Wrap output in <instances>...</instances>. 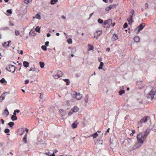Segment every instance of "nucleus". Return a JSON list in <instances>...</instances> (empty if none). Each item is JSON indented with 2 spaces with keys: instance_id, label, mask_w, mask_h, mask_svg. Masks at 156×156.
I'll list each match as a JSON object with an SVG mask.
<instances>
[{
  "instance_id": "1",
  "label": "nucleus",
  "mask_w": 156,
  "mask_h": 156,
  "mask_svg": "<svg viewBox=\"0 0 156 156\" xmlns=\"http://www.w3.org/2000/svg\"><path fill=\"white\" fill-rule=\"evenodd\" d=\"M136 138L138 142L141 144H144L145 140L146 139L142 133H140L137 135Z\"/></svg>"
},
{
  "instance_id": "2",
  "label": "nucleus",
  "mask_w": 156,
  "mask_h": 156,
  "mask_svg": "<svg viewBox=\"0 0 156 156\" xmlns=\"http://www.w3.org/2000/svg\"><path fill=\"white\" fill-rule=\"evenodd\" d=\"M156 93V87H153L151 90L149 92L147 96V98L152 100L154 98V96Z\"/></svg>"
},
{
  "instance_id": "3",
  "label": "nucleus",
  "mask_w": 156,
  "mask_h": 156,
  "mask_svg": "<svg viewBox=\"0 0 156 156\" xmlns=\"http://www.w3.org/2000/svg\"><path fill=\"white\" fill-rule=\"evenodd\" d=\"M145 24L144 23H142L140 24L135 29L134 31L136 32V34H138L140 31L145 27Z\"/></svg>"
},
{
  "instance_id": "4",
  "label": "nucleus",
  "mask_w": 156,
  "mask_h": 156,
  "mask_svg": "<svg viewBox=\"0 0 156 156\" xmlns=\"http://www.w3.org/2000/svg\"><path fill=\"white\" fill-rule=\"evenodd\" d=\"M148 119H150V118L149 117L147 116H144L138 122V125L140 126H141V124L146 122Z\"/></svg>"
},
{
  "instance_id": "5",
  "label": "nucleus",
  "mask_w": 156,
  "mask_h": 156,
  "mask_svg": "<svg viewBox=\"0 0 156 156\" xmlns=\"http://www.w3.org/2000/svg\"><path fill=\"white\" fill-rule=\"evenodd\" d=\"M112 20L111 19H108L105 20L103 23L104 27H108L112 23Z\"/></svg>"
},
{
  "instance_id": "6",
  "label": "nucleus",
  "mask_w": 156,
  "mask_h": 156,
  "mask_svg": "<svg viewBox=\"0 0 156 156\" xmlns=\"http://www.w3.org/2000/svg\"><path fill=\"white\" fill-rule=\"evenodd\" d=\"M82 97V95L79 93L75 92L74 94H73V98H76L77 100H80Z\"/></svg>"
},
{
  "instance_id": "7",
  "label": "nucleus",
  "mask_w": 156,
  "mask_h": 156,
  "mask_svg": "<svg viewBox=\"0 0 156 156\" xmlns=\"http://www.w3.org/2000/svg\"><path fill=\"white\" fill-rule=\"evenodd\" d=\"M7 70L13 73L15 70V67L13 65H9L6 68Z\"/></svg>"
},
{
  "instance_id": "8",
  "label": "nucleus",
  "mask_w": 156,
  "mask_h": 156,
  "mask_svg": "<svg viewBox=\"0 0 156 156\" xmlns=\"http://www.w3.org/2000/svg\"><path fill=\"white\" fill-rule=\"evenodd\" d=\"M134 13V11L133 10H131L130 12V13H132L131 16H129V18L127 19L128 22L129 23V24L132 23L133 22V16Z\"/></svg>"
},
{
  "instance_id": "9",
  "label": "nucleus",
  "mask_w": 156,
  "mask_h": 156,
  "mask_svg": "<svg viewBox=\"0 0 156 156\" xmlns=\"http://www.w3.org/2000/svg\"><path fill=\"white\" fill-rule=\"evenodd\" d=\"M102 34V30L97 31L95 33L94 38L98 39L99 36L101 35Z\"/></svg>"
},
{
  "instance_id": "10",
  "label": "nucleus",
  "mask_w": 156,
  "mask_h": 156,
  "mask_svg": "<svg viewBox=\"0 0 156 156\" xmlns=\"http://www.w3.org/2000/svg\"><path fill=\"white\" fill-rule=\"evenodd\" d=\"M141 146V145L140 144L137 142V143H136L132 147V149L133 150H135L140 147Z\"/></svg>"
},
{
  "instance_id": "11",
  "label": "nucleus",
  "mask_w": 156,
  "mask_h": 156,
  "mask_svg": "<svg viewBox=\"0 0 156 156\" xmlns=\"http://www.w3.org/2000/svg\"><path fill=\"white\" fill-rule=\"evenodd\" d=\"M116 5H112L109 6L108 7H106L105 8V10L108 11L112 9L115 8V7Z\"/></svg>"
},
{
  "instance_id": "12",
  "label": "nucleus",
  "mask_w": 156,
  "mask_h": 156,
  "mask_svg": "<svg viewBox=\"0 0 156 156\" xmlns=\"http://www.w3.org/2000/svg\"><path fill=\"white\" fill-rule=\"evenodd\" d=\"M78 124L79 122L77 121H76L72 124V126L73 129L76 128H77Z\"/></svg>"
},
{
  "instance_id": "13",
  "label": "nucleus",
  "mask_w": 156,
  "mask_h": 156,
  "mask_svg": "<svg viewBox=\"0 0 156 156\" xmlns=\"http://www.w3.org/2000/svg\"><path fill=\"white\" fill-rule=\"evenodd\" d=\"M118 39V36L117 34H113L112 37V40L113 41H115Z\"/></svg>"
},
{
  "instance_id": "14",
  "label": "nucleus",
  "mask_w": 156,
  "mask_h": 156,
  "mask_svg": "<svg viewBox=\"0 0 156 156\" xmlns=\"http://www.w3.org/2000/svg\"><path fill=\"white\" fill-rule=\"evenodd\" d=\"M103 141L101 140H97L95 142V144L96 145L103 144Z\"/></svg>"
},
{
  "instance_id": "15",
  "label": "nucleus",
  "mask_w": 156,
  "mask_h": 156,
  "mask_svg": "<svg viewBox=\"0 0 156 156\" xmlns=\"http://www.w3.org/2000/svg\"><path fill=\"white\" fill-rule=\"evenodd\" d=\"M150 133V130L147 129L145 131L144 133L143 134V135L147 138V136Z\"/></svg>"
},
{
  "instance_id": "16",
  "label": "nucleus",
  "mask_w": 156,
  "mask_h": 156,
  "mask_svg": "<svg viewBox=\"0 0 156 156\" xmlns=\"http://www.w3.org/2000/svg\"><path fill=\"white\" fill-rule=\"evenodd\" d=\"M79 108L77 106H75L71 109V110L73 112H77Z\"/></svg>"
},
{
  "instance_id": "17",
  "label": "nucleus",
  "mask_w": 156,
  "mask_h": 156,
  "mask_svg": "<svg viewBox=\"0 0 156 156\" xmlns=\"http://www.w3.org/2000/svg\"><path fill=\"white\" fill-rule=\"evenodd\" d=\"M133 39L134 40V42L136 43L140 41V38L138 36H136L134 37Z\"/></svg>"
},
{
  "instance_id": "18",
  "label": "nucleus",
  "mask_w": 156,
  "mask_h": 156,
  "mask_svg": "<svg viewBox=\"0 0 156 156\" xmlns=\"http://www.w3.org/2000/svg\"><path fill=\"white\" fill-rule=\"evenodd\" d=\"M4 147L3 143H0V155L3 151Z\"/></svg>"
},
{
  "instance_id": "19",
  "label": "nucleus",
  "mask_w": 156,
  "mask_h": 156,
  "mask_svg": "<svg viewBox=\"0 0 156 156\" xmlns=\"http://www.w3.org/2000/svg\"><path fill=\"white\" fill-rule=\"evenodd\" d=\"M27 134L26 133L23 139V141L25 144L27 143Z\"/></svg>"
},
{
  "instance_id": "20",
  "label": "nucleus",
  "mask_w": 156,
  "mask_h": 156,
  "mask_svg": "<svg viewBox=\"0 0 156 156\" xmlns=\"http://www.w3.org/2000/svg\"><path fill=\"white\" fill-rule=\"evenodd\" d=\"M23 65L24 67L27 68L29 66V63L27 61H24L23 62Z\"/></svg>"
},
{
  "instance_id": "21",
  "label": "nucleus",
  "mask_w": 156,
  "mask_h": 156,
  "mask_svg": "<svg viewBox=\"0 0 156 156\" xmlns=\"http://www.w3.org/2000/svg\"><path fill=\"white\" fill-rule=\"evenodd\" d=\"M0 82L1 83L5 85L6 84V83H7L6 81H5V80L4 78H2V79H1V80H0Z\"/></svg>"
},
{
  "instance_id": "22",
  "label": "nucleus",
  "mask_w": 156,
  "mask_h": 156,
  "mask_svg": "<svg viewBox=\"0 0 156 156\" xmlns=\"http://www.w3.org/2000/svg\"><path fill=\"white\" fill-rule=\"evenodd\" d=\"M57 73L60 77L62 76L63 75L62 73L60 70H58Z\"/></svg>"
},
{
  "instance_id": "23",
  "label": "nucleus",
  "mask_w": 156,
  "mask_h": 156,
  "mask_svg": "<svg viewBox=\"0 0 156 156\" xmlns=\"http://www.w3.org/2000/svg\"><path fill=\"white\" fill-rule=\"evenodd\" d=\"M88 46L89 48L88 49L89 51L94 50V48L93 46H92L90 44H88Z\"/></svg>"
},
{
  "instance_id": "24",
  "label": "nucleus",
  "mask_w": 156,
  "mask_h": 156,
  "mask_svg": "<svg viewBox=\"0 0 156 156\" xmlns=\"http://www.w3.org/2000/svg\"><path fill=\"white\" fill-rule=\"evenodd\" d=\"M11 119L13 121H14L16 120L17 119V118L16 116L12 115L11 116Z\"/></svg>"
},
{
  "instance_id": "25",
  "label": "nucleus",
  "mask_w": 156,
  "mask_h": 156,
  "mask_svg": "<svg viewBox=\"0 0 156 156\" xmlns=\"http://www.w3.org/2000/svg\"><path fill=\"white\" fill-rule=\"evenodd\" d=\"M39 64L41 67L43 68L44 67V62H40Z\"/></svg>"
},
{
  "instance_id": "26",
  "label": "nucleus",
  "mask_w": 156,
  "mask_h": 156,
  "mask_svg": "<svg viewBox=\"0 0 156 156\" xmlns=\"http://www.w3.org/2000/svg\"><path fill=\"white\" fill-rule=\"evenodd\" d=\"M64 81L66 82V84L67 85H68L69 84L70 81L69 79H65L63 80Z\"/></svg>"
},
{
  "instance_id": "27",
  "label": "nucleus",
  "mask_w": 156,
  "mask_h": 156,
  "mask_svg": "<svg viewBox=\"0 0 156 156\" xmlns=\"http://www.w3.org/2000/svg\"><path fill=\"white\" fill-rule=\"evenodd\" d=\"M90 136H93V138H94L97 137L98 136V134L97 133V132H96L95 133L92 134L90 135Z\"/></svg>"
},
{
  "instance_id": "28",
  "label": "nucleus",
  "mask_w": 156,
  "mask_h": 156,
  "mask_svg": "<svg viewBox=\"0 0 156 156\" xmlns=\"http://www.w3.org/2000/svg\"><path fill=\"white\" fill-rule=\"evenodd\" d=\"M61 111L63 113V114H62L61 112L60 113V115H61V116L62 117H63L64 116H65L66 113L65 112H64V110H61Z\"/></svg>"
},
{
  "instance_id": "29",
  "label": "nucleus",
  "mask_w": 156,
  "mask_h": 156,
  "mask_svg": "<svg viewBox=\"0 0 156 156\" xmlns=\"http://www.w3.org/2000/svg\"><path fill=\"white\" fill-rule=\"evenodd\" d=\"M103 65H104L103 63L102 62H101L100 63L99 66L98 67V69H102V66H103Z\"/></svg>"
},
{
  "instance_id": "30",
  "label": "nucleus",
  "mask_w": 156,
  "mask_h": 156,
  "mask_svg": "<svg viewBox=\"0 0 156 156\" xmlns=\"http://www.w3.org/2000/svg\"><path fill=\"white\" fill-rule=\"evenodd\" d=\"M67 42L69 44H71L72 43V40L71 38H69L67 40Z\"/></svg>"
},
{
  "instance_id": "31",
  "label": "nucleus",
  "mask_w": 156,
  "mask_h": 156,
  "mask_svg": "<svg viewBox=\"0 0 156 156\" xmlns=\"http://www.w3.org/2000/svg\"><path fill=\"white\" fill-rule=\"evenodd\" d=\"M8 125L10 127H12L14 125V122H11L9 123Z\"/></svg>"
},
{
  "instance_id": "32",
  "label": "nucleus",
  "mask_w": 156,
  "mask_h": 156,
  "mask_svg": "<svg viewBox=\"0 0 156 156\" xmlns=\"http://www.w3.org/2000/svg\"><path fill=\"white\" fill-rule=\"evenodd\" d=\"M15 33L16 35V36H18L20 34V31L19 30H15Z\"/></svg>"
},
{
  "instance_id": "33",
  "label": "nucleus",
  "mask_w": 156,
  "mask_h": 156,
  "mask_svg": "<svg viewBox=\"0 0 156 156\" xmlns=\"http://www.w3.org/2000/svg\"><path fill=\"white\" fill-rule=\"evenodd\" d=\"M5 113L7 115H8L9 112L7 108H6L4 110Z\"/></svg>"
},
{
  "instance_id": "34",
  "label": "nucleus",
  "mask_w": 156,
  "mask_h": 156,
  "mask_svg": "<svg viewBox=\"0 0 156 156\" xmlns=\"http://www.w3.org/2000/svg\"><path fill=\"white\" fill-rule=\"evenodd\" d=\"M57 2L58 0H51V4L52 5H54Z\"/></svg>"
},
{
  "instance_id": "35",
  "label": "nucleus",
  "mask_w": 156,
  "mask_h": 156,
  "mask_svg": "<svg viewBox=\"0 0 156 156\" xmlns=\"http://www.w3.org/2000/svg\"><path fill=\"white\" fill-rule=\"evenodd\" d=\"M35 17L36 19H41V16L39 14L36 15Z\"/></svg>"
},
{
  "instance_id": "36",
  "label": "nucleus",
  "mask_w": 156,
  "mask_h": 156,
  "mask_svg": "<svg viewBox=\"0 0 156 156\" xmlns=\"http://www.w3.org/2000/svg\"><path fill=\"white\" fill-rule=\"evenodd\" d=\"M19 131H20L21 132H22L21 133H20V135H22L25 132L23 128H21L20 130H19Z\"/></svg>"
},
{
  "instance_id": "37",
  "label": "nucleus",
  "mask_w": 156,
  "mask_h": 156,
  "mask_svg": "<svg viewBox=\"0 0 156 156\" xmlns=\"http://www.w3.org/2000/svg\"><path fill=\"white\" fill-rule=\"evenodd\" d=\"M53 76L54 78L55 79H58L60 77L57 73L55 75H54Z\"/></svg>"
},
{
  "instance_id": "38",
  "label": "nucleus",
  "mask_w": 156,
  "mask_h": 156,
  "mask_svg": "<svg viewBox=\"0 0 156 156\" xmlns=\"http://www.w3.org/2000/svg\"><path fill=\"white\" fill-rule=\"evenodd\" d=\"M5 97L4 96V95L3 94H2L1 96L0 97V99L2 101L5 99Z\"/></svg>"
},
{
  "instance_id": "39",
  "label": "nucleus",
  "mask_w": 156,
  "mask_h": 156,
  "mask_svg": "<svg viewBox=\"0 0 156 156\" xmlns=\"http://www.w3.org/2000/svg\"><path fill=\"white\" fill-rule=\"evenodd\" d=\"M3 46L4 47H6L9 46V42H5L4 43Z\"/></svg>"
},
{
  "instance_id": "40",
  "label": "nucleus",
  "mask_w": 156,
  "mask_h": 156,
  "mask_svg": "<svg viewBox=\"0 0 156 156\" xmlns=\"http://www.w3.org/2000/svg\"><path fill=\"white\" fill-rule=\"evenodd\" d=\"M98 22L99 23L101 24L103 23V20L100 18H99L98 20Z\"/></svg>"
},
{
  "instance_id": "41",
  "label": "nucleus",
  "mask_w": 156,
  "mask_h": 156,
  "mask_svg": "<svg viewBox=\"0 0 156 156\" xmlns=\"http://www.w3.org/2000/svg\"><path fill=\"white\" fill-rule=\"evenodd\" d=\"M35 70H36V69H35V67H31L29 70L30 71H32L34 72V71H35Z\"/></svg>"
},
{
  "instance_id": "42",
  "label": "nucleus",
  "mask_w": 156,
  "mask_h": 156,
  "mask_svg": "<svg viewBox=\"0 0 156 156\" xmlns=\"http://www.w3.org/2000/svg\"><path fill=\"white\" fill-rule=\"evenodd\" d=\"M125 93V91L124 90H120L119 91V94L120 95H121L122 94Z\"/></svg>"
},
{
  "instance_id": "43",
  "label": "nucleus",
  "mask_w": 156,
  "mask_h": 156,
  "mask_svg": "<svg viewBox=\"0 0 156 156\" xmlns=\"http://www.w3.org/2000/svg\"><path fill=\"white\" fill-rule=\"evenodd\" d=\"M31 1V0H24V2L27 4H29Z\"/></svg>"
},
{
  "instance_id": "44",
  "label": "nucleus",
  "mask_w": 156,
  "mask_h": 156,
  "mask_svg": "<svg viewBox=\"0 0 156 156\" xmlns=\"http://www.w3.org/2000/svg\"><path fill=\"white\" fill-rule=\"evenodd\" d=\"M41 48L44 51L47 50L46 47L45 45H43L41 46Z\"/></svg>"
},
{
  "instance_id": "45",
  "label": "nucleus",
  "mask_w": 156,
  "mask_h": 156,
  "mask_svg": "<svg viewBox=\"0 0 156 156\" xmlns=\"http://www.w3.org/2000/svg\"><path fill=\"white\" fill-rule=\"evenodd\" d=\"M40 27H39L38 26H37L35 29V30L36 31L40 33Z\"/></svg>"
},
{
  "instance_id": "46",
  "label": "nucleus",
  "mask_w": 156,
  "mask_h": 156,
  "mask_svg": "<svg viewBox=\"0 0 156 156\" xmlns=\"http://www.w3.org/2000/svg\"><path fill=\"white\" fill-rule=\"evenodd\" d=\"M10 131V130L8 129H5L4 132L6 133H9Z\"/></svg>"
},
{
  "instance_id": "47",
  "label": "nucleus",
  "mask_w": 156,
  "mask_h": 156,
  "mask_svg": "<svg viewBox=\"0 0 156 156\" xmlns=\"http://www.w3.org/2000/svg\"><path fill=\"white\" fill-rule=\"evenodd\" d=\"M7 12L11 14L12 13V11L11 9H8L6 11Z\"/></svg>"
},
{
  "instance_id": "48",
  "label": "nucleus",
  "mask_w": 156,
  "mask_h": 156,
  "mask_svg": "<svg viewBox=\"0 0 156 156\" xmlns=\"http://www.w3.org/2000/svg\"><path fill=\"white\" fill-rule=\"evenodd\" d=\"M128 26V24L127 23H125L124 24L123 28H126Z\"/></svg>"
},
{
  "instance_id": "49",
  "label": "nucleus",
  "mask_w": 156,
  "mask_h": 156,
  "mask_svg": "<svg viewBox=\"0 0 156 156\" xmlns=\"http://www.w3.org/2000/svg\"><path fill=\"white\" fill-rule=\"evenodd\" d=\"M39 94H40V98L41 99L43 97V94L41 93H39Z\"/></svg>"
},
{
  "instance_id": "50",
  "label": "nucleus",
  "mask_w": 156,
  "mask_h": 156,
  "mask_svg": "<svg viewBox=\"0 0 156 156\" xmlns=\"http://www.w3.org/2000/svg\"><path fill=\"white\" fill-rule=\"evenodd\" d=\"M135 133V131L134 130H132V133L130 134V135L131 136H133V135Z\"/></svg>"
},
{
  "instance_id": "51",
  "label": "nucleus",
  "mask_w": 156,
  "mask_h": 156,
  "mask_svg": "<svg viewBox=\"0 0 156 156\" xmlns=\"http://www.w3.org/2000/svg\"><path fill=\"white\" fill-rule=\"evenodd\" d=\"M73 112L71 111H70L68 113V115L69 116H70V115H72L73 114Z\"/></svg>"
},
{
  "instance_id": "52",
  "label": "nucleus",
  "mask_w": 156,
  "mask_h": 156,
  "mask_svg": "<svg viewBox=\"0 0 156 156\" xmlns=\"http://www.w3.org/2000/svg\"><path fill=\"white\" fill-rule=\"evenodd\" d=\"M49 43V41H46L45 42V46H48V44Z\"/></svg>"
},
{
  "instance_id": "53",
  "label": "nucleus",
  "mask_w": 156,
  "mask_h": 156,
  "mask_svg": "<svg viewBox=\"0 0 156 156\" xmlns=\"http://www.w3.org/2000/svg\"><path fill=\"white\" fill-rule=\"evenodd\" d=\"M29 83V81L27 80H26L25 81V84H27Z\"/></svg>"
},
{
  "instance_id": "54",
  "label": "nucleus",
  "mask_w": 156,
  "mask_h": 156,
  "mask_svg": "<svg viewBox=\"0 0 156 156\" xmlns=\"http://www.w3.org/2000/svg\"><path fill=\"white\" fill-rule=\"evenodd\" d=\"M1 122H2V124H4V121L3 119H1Z\"/></svg>"
},
{
  "instance_id": "55",
  "label": "nucleus",
  "mask_w": 156,
  "mask_h": 156,
  "mask_svg": "<svg viewBox=\"0 0 156 156\" xmlns=\"http://www.w3.org/2000/svg\"><path fill=\"white\" fill-rule=\"evenodd\" d=\"M110 48H108L106 49V51H110Z\"/></svg>"
},
{
  "instance_id": "56",
  "label": "nucleus",
  "mask_w": 156,
  "mask_h": 156,
  "mask_svg": "<svg viewBox=\"0 0 156 156\" xmlns=\"http://www.w3.org/2000/svg\"><path fill=\"white\" fill-rule=\"evenodd\" d=\"M14 111H15V112H16L18 113H19L20 112V111L19 110H15Z\"/></svg>"
},
{
  "instance_id": "57",
  "label": "nucleus",
  "mask_w": 156,
  "mask_h": 156,
  "mask_svg": "<svg viewBox=\"0 0 156 156\" xmlns=\"http://www.w3.org/2000/svg\"><path fill=\"white\" fill-rule=\"evenodd\" d=\"M25 131L26 132V133H27H27H28V131H29V129H26Z\"/></svg>"
},
{
  "instance_id": "58",
  "label": "nucleus",
  "mask_w": 156,
  "mask_h": 156,
  "mask_svg": "<svg viewBox=\"0 0 156 156\" xmlns=\"http://www.w3.org/2000/svg\"><path fill=\"white\" fill-rule=\"evenodd\" d=\"M51 36V34H49V33H48L47 34V36L48 37H50Z\"/></svg>"
},
{
  "instance_id": "59",
  "label": "nucleus",
  "mask_w": 156,
  "mask_h": 156,
  "mask_svg": "<svg viewBox=\"0 0 156 156\" xmlns=\"http://www.w3.org/2000/svg\"><path fill=\"white\" fill-rule=\"evenodd\" d=\"M148 4L147 3H146L145 4V6L147 7V8H148Z\"/></svg>"
},
{
  "instance_id": "60",
  "label": "nucleus",
  "mask_w": 156,
  "mask_h": 156,
  "mask_svg": "<svg viewBox=\"0 0 156 156\" xmlns=\"http://www.w3.org/2000/svg\"><path fill=\"white\" fill-rule=\"evenodd\" d=\"M62 18L63 19L65 20L66 19V17L64 16H62Z\"/></svg>"
},
{
  "instance_id": "61",
  "label": "nucleus",
  "mask_w": 156,
  "mask_h": 156,
  "mask_svg": "<svg viewBox=\"0 0 156 156\" xmlns=\"http://www.w3.org/2000/svg\"><path fill=\"white\" fill-rule=\"evenodd\" d=\"M115 23H112L111 24L112 25V26L113 27L115 25Z\"/></svg>"
},
{
  "instance_id": "62",
  "label": "nucleus",
  "mask_w": 156,
  "mask_h": 156,
  "mask_svg": "<svg viewBox=\"0 0 156 156\" xmlns=\"http://www.w3.org/2000/svg\"><path fill=\"white\" fill-rule=\"evenodd\" d=\"M103 1L105 3L108 2V0H103Z\"/></svg>"
},
{
  "instance_id": "63",
  "label": "nucleus",
  "mask_w": 156,
  "mask_h": 156,
  "mask_svg": "<svg viewBox=\"0 0 156 156\" xmlns=\"http://www.w3.org/2000/svg\"><path fill=\"white\" fill-rule=\"evenodd\" d=\"M93 13H90V17H91V16L93 15Z\"/></svg>"
},
{
  "instance_id": "64",
  "label": "nucleus",
  "mask_w": 156,
  "mask_h": 156,
  "mask_svg": "<svg viewBox=\"0 0 156 156\" xmlns=\"http://www.w3.org/2000/svg\"><path fill=\"white\" fill-rule=\"evenodd\" d=\"M13 115L16 116V112H15V111H14V112L13 113Z\"/></svg>"
}]
</instances>
